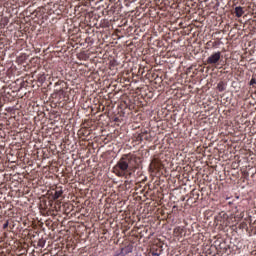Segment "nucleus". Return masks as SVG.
Listing matches in <instances>:
<instances>
[{
    "mask_svg": "<svg viewBox=\"0 0 256 256\" xmlns=\"http://www.w3.org/2000/svg\"><path fill=\"white\" fill-rule=\"evenodd\" d=\"M256 84V80H255V78H252L251 80H250V85H255Z\"/></svg>",
    "mask_w": 256,
    "mask_h": 256,
    "instance_id": "423d86ee",
    "label": "nucleus"
},
{
    "mask_svg": "<svg viewBox=\"0 0 256 256\" xmlns=\"http://www.w3.org/2000/svg\"><path fill=\"white\" fill-rule=\"evenodd\" d=\"M62 195H63V190L62 189L56 190L54 195H53V200L57 201V199H59V197H61Z\"/></svg>",
    "mask_w": 256,
    "mask_h": 256,
    "instance_id": "39448f33",
    "label": "nucleus"
},
{
    "mask_svg": "<svg viewBox=\"0 0 256 256\" xmlns=\"http://www.w3.org/2000/svg\"><path fill=\"white\" fill-rule=\"evenodd\" d=\"M114 256H125V253L123 251H121L120 253L114 255Z\"/></svg>",
    "mask_w": 256,
    "mask_h": 256,
    "instance_id": "6e6552de",
    "label": "nucleus"
},
{
    "mask_svg": "<svg viewBox=\"0 0 256 256\" xmlns=\"http://www.w3.org/2000/svg\"><path fill=\"white\" fill-rule=\"evenodd\" d=\"M219 59H221V52H216L208 57L207 63L208 65H215L219 63Z\"/></svg>",
    "mask_w": 256,
    "mask_h": 256,
    "instance_id": "f03ea898",
    "label": "nucleus"
},
{
    "mask_svg": "<svg viewBox=\"0 0 256 256\" xmlns=\"http://www.w3.org/2000/svg\"><path fill=\"white\" fill-rule=\"evenodd\" d=\"M133 161H135L133 155L126 154L122 156L113 168L115 175L117 177H126L127 172L133 169Z\"/></svg>",
    "mask_w": 256,
    "mask_h": 256,
    "instance_id": "f257e3e1",
    "label": "nucleus"
},
{
    "mask_svg": "<svg viewBox=\"0 0 256 256\" xmlns=\"http://www.w3.org/2000/svg\"><path fill=\"white\" fill-rule=\"evenodd\" d=\"M174 231H179V228H175Z\"/></svg>",
    "mask_w": 256,
    "mask_h": 256,
    "instance_id": "1a4fd4ad",
    "label": "nucleus"
},
{
    "mask_svg": "<svg viewBox=\"0 0 256 256\" xmlns=\"http://www.w3.org/2000/svg\"><path fill=\"white\" fill-rule=\"evenodd\" d=\"M244 14H245V11L243 10V7L237 6L235 8V15H236V17H243Z\"/></svg>",
    "mask_w": 256,
    "mask_h": 256,
    "instance_id": "7ed1b4c3",
    "label": "nucleus"
},
{
    "mask_svg": "<svg viewBox=\"0 0 256 256\" xmlns=\"http://www.w3.org/2000/svg\"><path fill=\"white\" fill-rule=\"evenodd\" d=\"M217 89H218V91L223 92V91H225V89H227V84L225 82L221 81L218 83Z\"/></svg>",
    "mask_w": 256,
    "mask_h": 256,
    "instance_id": "20e7f679",
    "label": "nucleus"
},
{
    "mask_svg": "<svg viewBox=\"0 0 256 256\" xmlns=\"http://www.w3.org/2000/svg\"><path fill=\"white\" fill-rule=\"evenodd\" d=\"M7 227H9V222L4 223L3 229H7Z\"/></svg>",
    "mask_w": 256,
    "mask_h": 256,
    "instance_id": "0eeeda50",
    "label": "nucleus"
}]
</instances>
